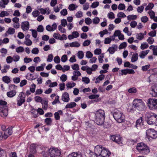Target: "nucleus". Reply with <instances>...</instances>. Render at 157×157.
Segmentation results:
<instances>
[{
	"label": "nucleus",
	"instance_id": "nucleus-53",
	"mask_svg": "<svg viewBox=\"0 0 157 157\" xmlns=\"http://www.w3.org/2000/svg\"><path fill=\"white\" fill-rule=\"evenodd\" d=\"M99 97V94H91L89 96V98L90 99H93Z\"/></svg>",
	"mask_w": 157,
	"mask_h": 157
},
{
	"label": "nucleus",
	"instance_id": "nucleus-28",
	"mask_svg": "<svg viewBox=\"0 0 157 157\" xmlns=\"http://www.w3.org/2000/svg\"><path fill=\"white\" fill-rule=\"evenodd\" d=\"M9 2V0H2L0 1V7L5 8V5H7Z\"/></svg>",
	"mask_w": 157,
	"mask_h": 157
},
{
	"label": "nucleus",
	"instance_id": "nucleus-13",
	"mask_svg": "<svg viewBox=\"0 0 157 157\" xmlns=\"http://www.w3.org/2000/svg\"><path fill=\"white\" fill-rule=\"evenodd\" d=\"M110 154L111 153L107 149L104 148L100 156H101V157H109Z\"/></svg>",
	"mask_w": 157,
	"mask_h": 157
},
{
	"label": "nucleus",
	"instance_id": "nucleus-9",
	"mask_svg": "<svg viewBox=\"0 0 157 157\" xmlns=\"http://www.w3.org/2000/svg\"><path fill=\"white\" fill-rule=\"evenodd\" d=\"M104 148L103 147L100 145L96 146L95 147V153H92V157L93 156H94V157H95L96 156V155L100 156Z\"/></svg>",
	"mask_w": 157,
	"mask_h": 157
},
{
	"label": "nucleus",
	"instance_id": "nucleus-34",
	"mask_svg": "<svg viewBox=\"0 0 157 157\" xmlns=\"http://www.w3.org/2000/svg\"><path fill=\"white\" fill-rule=\"evenodd\" d=\"M80 45V44L77 41H75L70 43V46L72 47H78Z\"/></svg>",
	"mask_w": 157,
	"mask_h": 157
},
{
	"label": "nucleus",
	"instance_id": "nucleus-2",
	"mask_svg": "<svg viewBox=\"0 0 157 157\" xmlns=\"http://www.w3.org/2000/svg\"><path fill=\"white\" fill-rule=\"evenodd\" d=\"M146 108L144 102L141 99H135L133 102L132 110H135L137 109L139 111H142Z\"/></svg>",
	"mask_w": 157,
	"mask_h": 157
},
{
	"label": "nucleus",
	"instance_id": "nucleus-60",
	"mask_svg": "<svg viewBox=\"0 0 157 157\" xmlns=\"http://www.w3.org/2000/svg\"><path fill=\"white\" fill-rule=\"evenodd\" d=\"M85 21L86 24L89 25L92 23V20L91 19L87 17L85 18Z\"/></svg>",
	"mask_w": 157,
	"mask_h": 157
},
{
	"label": "nucleus",
	"instance_id": "nucleus-56",
	"mask_svg": "<svg viewBox=\"0 0 157 157\" xmlns=\"http://www.w3.org/2000/svg\"><path fill=\"white\" fill-rule=\"evenodd\" d=\"M71 67L73 70H78L79 69V66L77 64H75L71 66Z\"/></svg>",
	"mask_w": 157,
	"mask_h": 157
},
{
	"label": "nucleus",
	"instance_id": "nucleus-11",
	"mask_svg": "<svg viewBox=\"0 0 157 157\" xmlns=\"http://www.w3.org/2000/svg\"><path fill=\"white\" fill-rule=\"evenodd\" d=\"M13 128V127H11L6 129L3 134V137L4 139H6L8 137V135H10L12 134V129Z\"/></svg>",
	"mask_w": 157,
	"mask_h": 157
},
{
	"label": "nucleus",
	"instance_id": "nucleus-55",
	"mask_svg": "<svg viewBox=\"0 0 157 157\" xmlns=\"http://www.w3.org/2000/svg\"><path fill=\"white\" fill-rule=\"evenodd\" d=\"M24 51V49L21 46H20L16 49V51L17 53L22 52Z\"/></svg>",
	"mask_w": 157,
	"mask_h": 157
},
{
	"label": "nucleus",
	"instance_id": "nucleus-33",
	"mask_svg": "<svg viewBox=\"0 0 157 157\" xmlns=\"http://www.w3.org/2000/svg\"><path fill=\"white\" fill-rule=\"evenodd\" d=\"M26 78L29 80H33L35 79L32 74L28 73L26 75Z\"/></svg>",
	"mask_w": 157,
	"mask_h": 157
},
{
	"label": "nucleus",
	"instance_id": "nucleus-40",
	"mask_svg": "<svg viewBox=\"0 0 157 157\" xmlns=\"http://www.w3.org/2000/svg\"><path fill=\"white\" fill-rule=\"evenodd\" d=\"M127 18L128 20H134L137 18V16L136 15H131L128 16Z\"/></svg>",
	"mask_w": 157,
	"mask_h": 157
},
{
	"label": "nucleus",
	"instance_id": "nucleus-30",
	"mask_svg": "<svg viewBox=\"0 0 157 157\" xmlns=\"http://www.w3.org/2000/svg\"><path fill=\"white\" fill-rule=\"evenodd\" d=\"M136 140L130 139L127 140V144L128 146H131L135 144L136 143Z\"/></svg>",
	"mask_w": 157,
	"mask_h": 157
},
{
	"label": "nucleus",
	"instance_id": "nucleus-1",
	"mask_svg": "<svg viewBox=\"0 0 157 157\" xmlns=\"http://www.w3.org/2000/svg\"><path fill=\"white\" fill-rule=\"evenodd\" d=\"M95 122L98 125H102L104 124L105 117V112L103 110L99 109L95 113Z\"/></svg>",
	"mask_w": 157,
	"mask_h": 157
},
{
	"label": "nucleus",
	"instance_id": "nucleus-29",
	"mask_svg": "<svg viewBox=\"0 0 157 157\" xmlns=\"http://www.w3.org/2000/svg\"><path fill=\"white\" fill-rule=\"evenodd\" d=\"M67 157H82V156L80 153L73 152L68 155Z\"/></svg>",
	"mask_w": 157,
	"mask_h": 157
},
{
	"label": "nucleus",
	"instance_id": "nucleus-17",
	"mask_svg": "<svg viewBox=\"0 0 157 157\" xmlns=\"http://www.w3.org/2000/svg\"><path fill=\"white\" fill-rule=\"evenodd\" d=\"M155 119H150L148 120H147V122L149 124L152 125H156V120H157V115H155Z\"/></svg>",
	"mask_w": 157,
	"mask_h": 157
},
{
	"label": "nucleus",
	"instance_id": "nucleus-14",
	"mask_svg": "<svg viewBox=\"0 0 157 157\" xmlns=\"http://www.w3.org/2000/svg\"><path fill=\"white\" fill-rule=\"evenodd\" d=\"M151 94L153 96H157V85H154L151 86Z\"/></svg>",
	"mask_w": 157,
	"mask_h": 157
},
{
	"label": "nucleus",
	"instance_id": "nucleus-62",
	"mask_svg": "<svg viewBox=\"0 0 157 157\" xmlns=\"http://www.w3.org/2000/svg\"><path fill=\"white\" fill-rule=\"evenodd\" d=\"M32 31V34L33 37L34 38H36L37 36V31L36 30L34 29H30Z\"/></svg>",
	"mask_w": 157,
	"mask_h": 157
},
{
	"label": "nucleus",
	"instance_id": "nucleus-22",
	"mask_svg": "<svg viewBox=\"0 0 157 157\" xmlns=\"http://www.w3.org/2000/svg\"><path fill=\"white\" fill-rule=\"evenodd\" d=\"M117 49V46L116 45L113 44L112 47H110L108 51L111 54H113L115 51H116Z\"/></svg>",
	"mask_w": 157,
	"mask_h": 157
},
{
	"label": "nucleus",
	"instance_id": "nucleus-48",
	"mask_svg": "<svg viewBox=\"0 0 157 157\" xmlns=\"http://www.w3.org/2000/svg\"><path fill=\"white\" fill-rule=\"evenodd\" d=\"M9 15V13L6 11H2L0 13V17H3L5 16H8Z\"/></svg>",
	"mask_w": 157,
	"mask_h": 157
},
{
	"label": "nucleus",
	"instance_id": "nucleus-35",
	"mask_svg": "<svg viewBox=\"0 0 157 157\" xmlns=\"http://www.w3.org/2000/svg\"><path fill=\"white\" fill-rule=\"evenodd\" d=\"M44 121L47 125H51L52 122V120L51 118L48 117L45 119Z\"/></svg>",
	"mask_w": 157,
	"mask_h": 157
},
{
	"label": "nucleus",
	"instance_id": "nucleus-50",
	"mask_svg": "<svg viewBox=\"0 0 157 157\" xmlns=\"http://www.w3.org/2000/svg\"><path fill=\"white\" fill-rule=\"evenodd\" d=\"M150 64H147L142 67V69L143 71H146L150 67Z\"/></svg>",
	"mask_w": 157,
	"mask_h": 157
},
{
	"label": "nucleus",
	"instance_id": "nucleus-42",
	"mask_svg": "<svg viewBox=\"0 0 157 157\" xmlns=\"http://www.w3.org/2000/svg\"><path fill=\"white\" fill-rule=\"evenodd\" d=\"M15 32V30L14 29L11 28H9L8 31L6 32V35L7 33L11 34L14 33Z\"/></svg>",
	"mask_w": 157,
	"mask_h": 157
},
{
	"label": "nucleus",
	"instance_id": "nucleus-5",
	"mask_svg": "<svg viewBox=\"0 0 157 157\" xmlns=\"http://www.w3.org/2000/svg\"><path fill=\"white\" fill-rule=\"evenodd\" d=\"M147 105L149 109L151 110L157 109V99L149 98L147 101Z\"/></svg>",
	"mask_w": 157,
	"mask_h": 157
},
{
	"label": "nucleus",
	"instance_id": "nucleus-45",
	"mask_svg": "<svg viewBox=\"0 0 157 157\" xmlns=\"http://www.w3.org/2000/svg\"><path fill=\"white\" fill-rule=\"evenodd\" d=\"M146 5L145 4H144L143 6H139L137 8V12L140 13H141L143 11L144 9V6H146Z\"/></svg>",
	"mask_w": 157,
	"mask_h": 157
},
{
	"label": "nucleus",
	"instance_id": "nucleus-38",
	"mask_svg": "<svg viewBox=\"0 0 157 157\" xmlns=\"http://www.w3.org/2000/svg\"><path fill=\"white\" fill-rule=\"evenodd\" d=\"M78 6L72 4L68 6V9L70 10H74L76 9Z\"/></svg>",
	"mask_w": 157,
	"mask_h": 157
},
{
	"label": "nucleus",
	"instance_id": "nucleus-19",
	"mask_svg": "<svg viewBox=\"0 0 157 157\" xmlns=\"http://www.w3.org/2000/svg\"><path fill=\"white\" fill-rule=\"evenodd\" d=\"M136 123V127L137 129H138L141 126H143V121L142 117H141L137 120Z\"/></svg>",
	"mask_w": 157,
	"mask_h": 157
},
{
	"label": "nucleus",
	"instance_id": "nucleus-39",
	"mask_svg": "<svg viewBox=\"0 0 157 157\" xmlns=\"http://www.w3.org/2000/svg\"><path fill=\"white\" fill-rule=\"evenodd\" d=\"M2 80L6 83H8L10 81V80L9 77L7 76H4L2 78Z\"/></svg>",
	"mask_w": 157,
	"mask_h": 157
},
{
	"label": "nucleus",
	"instance_id": "nucleus-12",
	"mask_svg": "<svg viewBox=\"0 0 157 157\" xmlns=\"http://www.w3.org/2000/svg\"><path fill=\"white\" fill-rule=\"evenodd\" d=\"M21 27L23 31L28 30L29 28V23L27 21L22 22L21 24Z\"/></svg>",
	"mask_w": 157,
	"mask_h": 157
},
{
	"label": "nucleus",
	"instance_id": "nucleus-18",
	"mask_svg": "<svg viewBox=\"0 0 157 157\" xmlns=\"http://www.w3.org/2000/svg\"><path fill=\"white\" fill-rule=\"evenodd\" d=\"M79 34L77 31L73 32L71 35H69L68 36L69 39H72L74 38H77L79 36Z\"/></svg>",
	"mask_w": 157,
	"mask_h": 157
},
{
	"label": "nucleus",
	"instance_id": "nucleus-31",
	"mask_svg": "<svg viewBox=\"0 0 157 157\" xmlns=\"http://www.w3.org/2000/svg\"><path fill=\"white\" fill-rule=\"evenodd\" d=\"M76 103L74 102H71L67 104L65 106V108H72L76 106Z\"/></svg>",
	"mask_w": 157,
	"mask_h": 157
},
{
	"label": "nucleus",
	"instance_id": "nucleus-63",
	"mask_svg": "<svg viewBox=\"0 0 157 157\" xmlns=\"http://www.w3.org/2000/svg\"><path fill=\"white\" fill-rule=\"evenodd\" d=\"M93 56L92 53L90 51H88L86 52V56L88 58H90Z\"/></svg>",
	"mask_w": 157,
	"mask_h": 157
},
{
	"label": "nucleus",
	"instance_id": "nucleus-24",
	"mask_svg": "<svg viewBox=\"0 0 157 157\" xmlns=\"http://www.w3.org/2000/svg\"><path fill=\"white\" fill-rule=\"evenodd\" d=\"M40 13L42 14H44L46 13L47 14H49L50 13V10H49L48 8H46L45 9L41 8L39 9Z\"/></svg>",
	"mask_w": 157,
	"mask_h": 157
},
{
	"label": "nucleus",
	"instance_id": "nucleus-3",
	"mask_svg": "<svg viewBox=\"0 0 157 157\" xmlns=\"http://www.w3.org/2000/svg\"><path fill=\"white\" fill-rule=\"evenodd\" d=\"M8 114L7 103L4 101H0V115L2 117L7 116Z\"/></svg>",
	"mask_w": 157,
	"mask_h": 157
},
{
	"label": "nucleus",
	"instance_id": "nucleus-23",
	"mask_svg": "<svg viewBox=\"0 0 157 157\" xmlns=\"http://www.w3.org/2000/svg\"><path fill=\"white\" fill-rule=\"evenodd\" d=\"M150 152L149 147L146 145L140 152L142 154L147 155Z\"/></svg>",
	"mask_w": 157,
	"mask_h": 157
},
{
	"label": "nucleus",
	"instance_id": "nucleus-15",
	"mask_svg": "<svg viewBox=\"0 0 157 157\" xmlns=\"http://www.w3.org/2000/svg\"><path fill=\"white\" fill-rule=\"evenodd\" d=\"M53 37L56 39H67V36L65 34H63L61 36L60 34L57 33H54L53 34Z\"/></svg>",
	"mask_w": 157,
	"mask_h": 157
},
{
	"label": "nucleus",
	"instance_id": "nucleus-43",
	"mask_svg": "<svg viewBox=\"0 0 157 157\" xmlns=\"http://www.w3.org/2000/svg\"><path fill=\"white\" fill-rule=\"evenodd\" d=\"M119 75H126L128 74L127 69L119 71Z\"/></svg>",
	"mask_w": 157,
	"mask_h": 157
},
{
	"label": "nucleus",
	"instance_id": "nucleus-16",
	"mask_svg": "<svg viewBox=\"0 0 157 157\" xmlns=\"http://www.w3.org/2000/svg\"><path fill=\"white\" fill-rule=\"evenodd\" d=\"M156 114L151 113L150 112H147L145 115V117L147 119V120H148L150 119H155V115Z\"/></svg>",
	"mask_w": 157,
	"mask_h": 157
},
{
	"label": "nucleus",
	"instance_id": "nucleus-37",
	"mask_svg": "<svg viewBox=\"0 0 157 157\" xmlns=\"http://www.w3.org/2000/svg\"><path fill=\"white\" fill-rule=\"evenodd\" d=\"M154 6V4L152 3H151L148 4V5L145 7V10L147 11V10L152 9Z\"/></svg>",
	"mask_w": 157,
	"mask_h": 157
},
{
	"label": "nucleus",
	"instance_id": "nucleus-8",
	"mask_svg": "<svg viewBox=\"0 0 157 157\" xmlns=\"http://www.w3.org/2000/svg\"><path fill=\"white\" fill-rule=\"evenodd\" d=\"M147 136L149 138L155 139L157 137V131L153 129L149 128L146 131Z\"/></svg>",
	"mask_w": 157,
	"mask_h": 157
},
{
	"label": "nucleus",
	"instance_id": "nucleus-64",
	"mask_svg": "<svg viewBox=\"0 0 157 157\" xmlns=\"http://www.w3.org/2000/svg\"><path fill=\"white\" fill-rule=\"evenodd\" d=\"M60 79L62 82H65L67 80V76L65 74H63L60 77Z\"/></svg>",
	"mask_w": 157,
	"mask_h": 157
},
{
	"label": "nucleus",
	"instance_id": "nucleus-49",
	"mask_svg": "<svg viewBox=\"0 0 157 157\" xmlns=\"http://www.w3.org/2000/svg\"><path fill=\"white\" fill-rule=\"evenodd\" d=\"M58 30L61 32L63 33H65L66 32V30L64 28H63V26L61 25H59L58 27Z\"/></svg>",
	"mask_w": 157,
	"mask_h": 157
},
{
	"label": "nucleus",
	"instance_id": "nucleus-41",
	"mask_svg": "<svg viewBox=\"0 0 157 157\" xmlns=\"http://www.w3.org/2000/svg\"><path fill=\"white\" fill-rule=\"evenodd\" d=\"M75 84H76L75 82H68L66 84V86H67V88H72L73 87L75 86Z\"/></svg>",
	"mask_w": 157,
	"mask_h": 157
},
{
	"label": "nucleus",
	"instance_id": "nucleus-6",
	"mask_svg": "<svg viewBox=\"0 0 157 157\" xmlns=\"http://www.w3.org/2000/svg\"><path fill=\"white\" fill-rule=\"evenodd\" d=\"M49 155L51 157H59L60 151L56 148H51L48 150Z\"/></svg>",
	"mask_w": 157,
	"mask_h": 157
},
{
	"label": "nucleus",
	"instance_id": "nucleus-36",
	"mask_svg": "<svg viewBox=\"0 0 157 157\" xmlns=\"http://www.w3.org/2000/svg\"><path fill=\"white\" fill-rule=\"evenodd\" d=\"M128 92L131 94H135L137 92V90L135 87H132L129 89Z\"/></svg>",
	"mask_w": 157,
	"mask_h": 157
},
{
	"label": "nucleus",
	"instance_id": "nucleus-51",
	"mask_svg": "<svg viewBox=\"0 0 157 157\" xmlns=\"http://www.w3.org/2000/svg\"><path fill=\"white\" fill-rule=\"evenodd\" d=\"M84 53L82 51H79L78 53V56L79 59H82L84 57Z\"/></svg>",
	"mask_w": 157,
	"mask_h": 157
},
{
	"label": "nucleus",
	"instance_id": "nucleus-57",
	"mask_svg": "<svg viewBox=\"0 0 157 157\" xmlns=\"http://www.w3.org/2000/svg\"><path fill=\"white\" fill-rule=\"evenodd\" d=\"M100 21V19L98 17H95L93 19V23L95 24H98Z\"/></svg>",
	"mask_w": 157,
	"mask_h": 157
},
{
	"label": "nucleus",
	"instance_id": "nucleus-32",
	"mask_svg": "<svg viewBox=\"0 0 157 157\" xmlns=\"http://www.w3.org/2000/svg\"><path fill=\"white\" fill-rule=\"evenodd\" d=\"M138 55L137 53H135L132 55V57L131 58V61L132 62H134L138 59Z\"/></svg>",
	"mask_w": 157,
	"mask_h": 157
},
{
	"label": "nucleus",
	"instance_id": "nucleus-54",
	"mask_svg": "<svg viewBox=\"0 0 157 157\" xmlns=\"http://www.w3.org/2000/svg\"><path fill=\"white\" fill-rule=\"evenodd\" d=\"M137 39H142L144 38V34L142 33H140L136 35Z\"/></svg>",
	"mask_w": 157,
	"mask_h": 157
},
{
	"label": "nucleus",
	"instance_id": "nucleus-26",
	"mask_svg": "<svg viewBox=\"0 0 157 157\" xmlns=\"http://www.w3.org/2000/svg\"><path fill=\"white\" fill-rule=\"evenodd\" d=\"M63 112L61 110H59L54 113V117L56 120H59L60 118L59 115H63Z\"/></svg>",
	"mask_w": 157,
	"mask_h": 157
},
{
	"label": "nucleus",
	"instance_id": "nucleus-46",
	"mask_svg": "<svg viewBox=\"0 0 157 157\" xmlns=\"http://www.w3.org/2000/svg\"><path fill=\"white\" fill-rule=\"evenodd\" d=\"M82 82H84L86 84H88L90 82L89 78L86 77H83L82 78Z\"/></svg>",
	"mask_w": 157,
	"mask_h": 157
},
{
	"label": "nucleus",
	"instance_id": "nucleus-47",
	"mask_svg": "<svg viewBox=\"0 0 157 157\" xmlns=\"http://www.w3.org/2000/svg\"><path fill=\"white\" fill-rule=\"evenodd\" d=\"M148 45L147 43H144L141 44L140 48L141 49L144 50L147 48L148 47Z\"/></svg>",
	"mask_w": 157,
	"mask_h": 157
},
{
	"label": "nucleus",
	"instance_id": "nucleus-25",
	"mask_svg": "<svg viewBox=\"0 0 157 157\" xmlns=\"http://www.w3.org/2000/svg\"><path fill=\"white\" fill-rule=\"evenodd\" d=\"M149 52V50L142 51L140 52L139 54V56L141 59H144L145 56Z\"/></svg>",
	"mask_w": 157,
	"mask_h": 157
},
{
	"label": "nucleus",
	"instance_id": "nucleus-7",
	"mask_svg": "<svg viewBox=\"0 0 157 157\" xmlns=\"http://www.w3.org/2000/svg\"><path fill=\"white\" fill-rule=\"evenodd\" d=\"M25 95L24 93L21 92L20 93L18 96L17 98V105L18 106H21L25 101Z\"/></svg>",
	"mask_w": 157,
	"mask_h": 157
},
{
	"label": "nucleus",
	"instance_id": "nucleus-59",
	"mask_svg": "<svg viewBox=\"0 0 157 157\" xmlns=\"http://www.w3.org/2000/svg\"><path fill=\"white\" fill-rule=\"evenodd\" d=\"M59 96H56L54 100L52 102V105H55L57 103H60V102L59 100Z\"/></svg>",
	"mask_w": 157,
	"mask_h": 157
},
{
	"label": "nucleus",
	"instance_id": "nucleus-27",
	"mask_svg": "<svg viewBox=\"0 0 157 157\" xmlns=\"http://www.w3.org/2000/svg\"><path fill=\"white\" fill-rule=\"evenodd\" d=\"M16 92L15 90H12V91L8 92L6 93L7 96L9 98H12L14 97L16 94Z\"/></svg>",
	"mask_w": 157,
	"mask_h": 157
},
{
	"label": "nucleus",
	"instance_id": "nucleus-20",
	"mask_svg": "<svg viewBox=\"0 0 157 157\" xmlns=\"http://www.w3.org/2000/svg\"><path fill=\"white\" fill-rule=\"evenodd\" d=\"M62 100L64 102H68L70 100L68 94L67 92L63 93L62 96Z\"/></svg>",
	"mask_w": 157,
	"mask_h": 157
},
{
	"label": "nucleus",
	"instance_id": "nucleus-44",
	"mask_svg": "<svg viewBox=\"0 0 157 157\" xmlns=\"http://www.w3.org/2000/svg\"><path fill=\"white\" fill-rule=\"evenodd\" d=\"M147 13L149 14L150 18L151 19H153L155 15V14L154 12L151 10L148 11Z\"/></svg>",
	"mask_w": 157,
	"mask_h": 157
},
{
	"label": "nucleus",
	"instance_id": "nucleus-21",
	"mask_svg": "<svg viewBox=\"0 0 157 157\" xmlns=\"http://www.w3.org/2000/svg\"><path fill=\"white\" fill-rule=\"evenodd\" d=\"M146 145V144L143 143H138L136 147V149L140 153Z\"/></svg>",
	"mask_w": 157,
	"mask_h": 157
},
{
	"label": "nucleus",
	"instance_id": "nucleus-58",
	"mask_svg": "<svg viewBox=\"0 0 157 157\" xmlns=\"http://www.w3.org/2000/svg\"><path fill=\"white\" fill-rule=\"evenodd\" d=\"M125 6L124 4L120 3L119 4L118 8L120 10H123L125 9Z\"/></svg>",
	"mask_w": 157,
	"mask_h": 157
},
{
	"label": "nucleus",
	"instance_id": "nucleus-61",
	"mask_svg": "<svg viewBox=\"0 0 157 157\" xmlns=\"http://www.w3.org/2000/svg\"><path fill=\"white\" fill-rule=\"evenodd\" d=\"M141 20L142 22L145 23L148 21V18L146 16H143L141 17Z\"/></svg>",
	"mask_w": 157,
	"mask_h": 157
},
{
	"label": "nucleus",
	"instance_id": "nucleus-10",
	"mask_svg": "<svg viewBox=\"0 0 157 157\" xmlns=\"http://www.w3.org/2000/svg\"><path fill=\"white\" fill-rule=\"evenodd\" d=\"M110 139L113 141L115 142L118 144L121 145L122 144V138L120 135H114L111 136Z\"/></svg>",
	"mask_w": 157,
	"mask_h": 157
},
{
	"label": "nucleus",
	"instance_id": "nucleus-52",
	"mask_svg": "<svg viewBox=\"0 0 157 157\" xmlns=\"http://www.w3.org/2000/svg\"><path fill=\"white\" fill-rule=\"evenodd\" d=\"M32 14L33 17H36L40 15V12L38 10H35L32 12Z\"/></svg>",
	"mask_w": 157,
	"mask_h": 157
},
{
	"label": "nucleus",
	"instance_id": "nucleus-4",
	"mask_svg": "<svg viewBox=\"0 0 157 157\" xmlns=\"http://www.w3.org/2000/svg\"><path fill=\"white\" fill-rule=\"evenodd\" d=\"M112 115L115 120L117 122L121 123L124 122L125 116L121 111L117 110H115Z\"/></svg>",
	"mask_w": 157,
	"mask_h": 157
}]
</instances>
